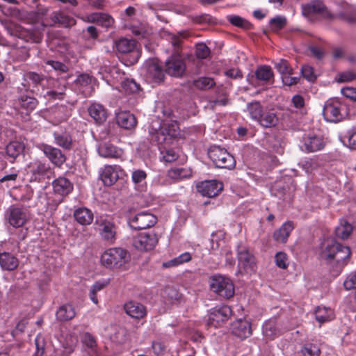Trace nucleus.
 <instances>
[{
	"instance_id": "f257e3e1",
	"label": "nucleus",
	"mask_w": 356,
	"mask_h": 356,
	"mask_svg": "<svg viewBox=\"0 0 356 356\" xmlns=\"http://www.w3.org/2000/svg\"><path fill=\"white\" fill-rule=\"evenodd\" d=\"M350 250L347 246L332 242L327 244L321 252V257L327 263L337 264V268L341 270L348 262L350 257Z\"/></svg>"
},
{
	"instance_id": "f03ea898",
	"label": "nucleus",
	"mask_w": 356,
	"mask_h": 356,
	"mask_svg": "<svg viewBox=\"0 0 356 356\" xmlns=\"http://www.w3.org/2000/svg\"><path fill=\"white\" fill-rule=\"evenodd\" d=\"M149 134L151 140L159 145H170L173 140L179 138L181 135L176 120L163 123L159 130L152 129Z\"/></svg>"
},
{
	"instance_id": "7ed1b4c3",
	"label": "nucleus",
	"mask_w": 356,
	"mask_h": 356,
	"mask_svg": "<svg viewBox=\"0 0 356 356\" xmlns=\"http://www.w3.org/2000/svg\"><path fill=\"white\" fill-rule=\"evenodd\" d=\"M2 24L11 37L21 39L26 42L40 43L42 41V34L37 30L25 29L13 21L6 20Z\"/></svg>"
},
{
	"instance_id": "20e7f679",
	"label": "nucleus",
	"mask_w": 356,
	"mask_h": 356,
	"mask_svg": "<svg viewBox=\"0 0 356 356\" xmlns=\"http://www.w3.org/2000/svg\"><path fill=\"white\" fill-rule=\"evenodd\" d=\"M129 252L122 248H113L106 250L101 257V262L108 268H120L130 261Z\"/></svg>"
},
{
	"instance_id": "39448f33",
	"label": "nucleus",
	"mask_w": 356,
	"mask_h": 356,
	"mask_svg": "<svg viewBox=\"0 0 356 356\" xmlns=\"http://www.w3.org/2000/svg\"><path fill=\"white\" fill-rule=\"evenodd\" d=\"M208 156L218 168L232 169L235 167L236 161L234 156L220 146H211L208 149Z\"/></svg>"
},
{
	"instance_id": "423d86ee",
	"label": "nucleus",
	"mask_w": 356,
	"mask_h": 356,
	"mask_svg": "<svg viewBox=\"0 0 356 356\" xmlns=\"http://www.w3.org/2000/svg\"><path fill=\"white\" fill-rule=\"evenodd\" d=\"M210 288L212 291L225 299H229L234 295V286L232 280L221 275L211 277Z\"/></svg>"
},
{
	"instance_id": "0eeeda50",
	"label": "nucleus",
	"mask_w": 356,
	"mask_h": 356,
	"mask_svg": "<svg viewBox=\"0 0 356 356\" xmlns=\"http://www.w3.org/2000/svg\"><path fill=\"white\" fill-rule=\"evenodd\" d=\"M237 258L240 271L251 273L256 270V259L248 247L239 244L237 247Z\"/></svg>"
},
{
	"instance_id": "6e6552de",
	"label": "nucleus",
	"mask_w": 356,
	"mask_h": 356,
	"mask_svg": "<svg viewBox=\"0 0 356 356\" xmlns=\"http://www.w3.org/2000/svg\"><path fill=\"white\" fill-rule=\"evenodd\" d=\"M29 219V213L24 207L10 206L5 213V220L15 228L23 227Z\"/></svg>"
},
{
	"instance_id": "1a4fd4ad",
	"label": "nucleus",
	"mask_w": 356,
	"mask_h": 356,
	"mask_svg": "<svg viewBox=\"0 0 356 356\" xmlns=\"http://www.w3.org/2000/svg\"><path fill=\"white\" fill-rule=\"evenodd\" d=\"M95 225L99 227L101 238L109 244H113L116 240L117 227L115 223L102 216L97 217Z\"/></svg>"
},
{
	"instance_id": "9d476101",
	"label": "nucleus",
	"mask_w": 356,
	"mask_h": 356,
	"mask_svg": "<svg viewBox=\"0 0 356 356\" xmlns=\"http://www.w3.org/2000/svg\"><path fill=\"white\" fill-rule=\"evenodd\" d=\"M343 105L336 99L327 100L323 109V115L327 122H339L343 119Z\"/></svg>"
},
{
	"instance_id": "9b49d317",
	"label": "nucleus",
	"mask_w": 356,
	"mask_h": 356,
	"mask_svg": "<svg viewBox=\"0 0 356 356\" xmlns=\"http://www.w3.org/2000/svg\"><path fill=\"white\" fill-rule=\"evenodd\" d=\"M157 222L156 216L148 212H140L130 218L129 226L136 230L147 229L153 227Z\"/></svg>"
},
{
	"instance_id": "f8f14e48",
	"label": "nucleus",
	"mask_w": 356,
	"mask_h": 356,
	"mask_svg": "<svg viewBox=\"0 0 356 356\" xmlns=\"http://www.w3.org/2000/svg\"><path fill=\"white\" fill-rule=\"evenodd\" d=\"M159 241L154 232H143L134 238L133 245L140 251H149L154 248Z\"/></svg>"
},
{
	"instance_id": "ddd939ff",
	"label": "nucleus",
	"mask_w": 356,
	"mask_h": 356,
	"mask_svg": "<svg viewBox=\"0 0 356 356\" xmlns=\"http://www.w3.org/2000/svg\"><path fill=\"white\" fill-rule=\"evenodd\" d=\"M196 189L204 197H214L223 190V184L216 180H206L198 183Z\"/></svg>"
},
{
	"instance_id": "4468645a",
	"label": "nucleus",
	"mask_w": 356,
	"mask_h": 356,
	"mask_svg": "<svg viewBox=\"0 0 356 356\" xmlns=\"http://www.w3.org/2000/svg\"><path fill=\"white\" fill-rule=\"evenodd\" d=\"M186 70V65L179 54H172L165 61V72L172 76H181Z\"/></svg>"
},
{
	"instance_id": "2eb2a0df",
	"label": "nucleus",
	"mask_w": 356,
	"mask_h": 356,
	"mask_svg": "<svg viewBox=\"0 0 356 356\" xmlns=\"http://www.w3.org/2000/svg\"><path fill=\"white\" fill-rule=\"evenodd\" d=\"M232 314V310L227 305L216 307L211 309L209 316V324L215 327L221 326V324L229 319Z\"/></svg>"
},
{
	"instance_id": "dca6fc26",
	"label": "nucleus",
	"mask_w": 356,
	"mask_h": 356,
	"mask_svg": "<svg viewBox=\"0 0 356 356\" xmlns=\"http://www.w3.org/2000/svg\"><path fill=\"white\" fill-rule=\"evenodd\" d=\"M147 76L153 82L160 83L163 81L165 74L163 67L156 59H149L145 63Z\"/></svg>"
},
{
	"instance_id": "f3484780",
	"label": "nucleus",
	"mask_w": 356,
	"mask_h": 356,
	"mask_svg": "<svg viewBox=\"0 0 356 356\" xmlns=\"http://www.w3.org/2000/svg\"><path fill=\"white\" fill-rule=\"evenodd\" d=\"M40 149L49 161L57 167H60L66 161L65 155L60 149L56 147L47 144H42Z\"/></svg>"
},
{
	"instance_id": "a211bd4d",
	"label": "nucleus",
	"mask_w": 356,
	"mask_h": 356,
	"mask_svg": "<svg viewBox=\"0 0 356 356\" xmlns=\"http://www.w3.org/2000/svg\"><path fill=\"white\" fill-rule=\"evenodd\" d=\"M85 22L95 23L106 29L113 26L114 19L108 14L104 13H92L82 17Z\"/></svg>"
},
{
	"instance_id": "6ab92c4d",
	"label": "nucleus",
	"mask_w": 356,
	"mask_h": 356,
	"mask_svg": "<svg viewBox=\"0 0 356 356\" xmlns=\"http://www.w3.org/2000/svg\"><path fill=\"white\" fill-rule=\"evenodd\" d=\"M304 15H318L325 19H332V15L321 1H313L303 7Z\"/></svg>"
},
{
	"instance_id": "aec40b11",
	"label": "nucleus",
	"mask_w": 356,
	"mask_h": 356,
	"mask_svg": "<svg viewBox=\"0 0 356 356\" xmlns=\"http://www.w3.org/2000/svg\"><path fill=\"white\" fill-rule=\"evenodd\" d=\"M74 19L61 12H54L49 19L42 22L43 26H53L56 24L67 27L72 25Z\"/></svg>"
},
{
	"instance_id": "412c9836",
	"label": "nucleus",
	"mask_w": 356,
	"mask_h": 356,
	"mask_svg": "<svg viewBox=\"0 0 356 356\" xmlns=\"http://www.w3.org/2000/svg\"><path fill=\"white\" fill-rule=\"evenodd\" d=\"M325 143L323 139L316 136H307L303 138L301 149L306 152H315L324 148Z\"/></svg>"
},
{
	"instance_id": "4be33fe9",
	"label": "nucleus",
	"mask_w": 356,
	"mask_h": 356,
	"mask_svg": "<svg viewBox=\"0 0 356 356\" xmlns=\"http://www.w3.org/2000/svg\"><path fill=\"white\" fill-rule=\"evenodd\" d=\"M232 332L241 339L248 338L252 334L251 324L246 320H237L232 324Z\"/></svg>"
},
{
	"instance_id": "5701e85b",
	"label": "nucleus",
	"mask_w": 356,
	"mask_h": 356,
	"mask_svg": "<svg viewBox=\"0 0 356 356\" xmlns=\"http://www.w3.org/2000/svg\"><path fill=\"white\" fill-rule=\"evenodd\" d=\"M54 192L62 197L68 195L73 191V184L64 177H59L53 183Z\"/></svg>"
},
{
	"instance_id": "b1692460",
	"label": "nucleus",
	"mask_w": 356,
	"mask_h": 356,
	"mask_svg": "<svg viewBox=\"0 0 356 356\" xmlns=\"http://www.w3.org/2000/svg\"><path fill=\"white\" fill-rule=\"evenodd\" d=\"M73 217L77 223L83 226L90 225L94 220L93 212L85 207L76 209L73 212Z\"/></svg>"
},
{
	"instance_id": "393cba45",
	"label": "nucleus",
	"mask_w": 356,
	"mask_h": 356,
	"mask_svg": "<svg viewBox=\"0 0 356 356\" xmlns=\"http://www.w3.org/2000/svg\"><path fill=\"white\" fill-rule=\"evenodd\" d=\"M124 311L127 315L134 318L140 319L147 314L146 307L140 302L129 301L124 306Z\"/></svg>"
},
{
	"instance_id": "a878e982",
	"label": "nucleus",
	"mask_w": 356,
	"mask_h": 356,
	"mask_svg": "<svg viewBox=\"0 0 356 356\" xmlns=\"http://www.w3.org/2000/svg\"><path fill=\"white\" fill-rule=\"evenodd\" d=\"M116 122L119 127L127 130L134 129L137 125L134 115L127 111L118 113L116 116Z\"/></svg>"
},
{
	"instance_id": "bb28decb",
	"label": "nucleus",
	"mask_w": 356,
	"mask_h": 356,
	"mask_svg": "<svg viewBox=\"0 0 356 356\" xmlns=\"http://www.w3.org/2000/svg\"><path fill=\"white\" fill-rule=\"evenodd\" d=\"M115 48L120 54H125L129 53H135L134 50L136 47V42L133 39L127 38H121L115 41ZM138 56V53L136 52Z\"/></svg>"
},
{
	"instance_id": "cd10ccee",
	"label": "nucleus",
	"mask_w": 356,
	"mask_h": 356,
	"mask_svg": "<svg viewBox=\"0 0 356 356\" xmlns=\"http://www.w3.org/2000/svg\"><path fill=\"white\" fill-rule=\"evenodd\" d=\"M19 259L13 254L3 252L0 253V266L3 270L13 271L17 268Z\"/></svg>"
},
{
	"instance_id": "c85d7f7f",
	"label": "nucleus",
	"mask_w": 356,
	"mask_h": 356,
	"mask_svg": "<svg viewBox=\"0 0 356 356\" xmlns=\"http://www.w3.org/2000/svg\"><path fill=\"white\" fill-rule=\"evenodd\" d=\"M88 113L96 123L103 124L107 119L108 113L104 106L99 104L94 103L88 108Z\"/></svg>"
},
{
	"instance_id": "c756f323",
	"label": "nucleus",
	"mask_w": 356,
	"mask_h": 356,
	"mask_svg": "<svg viewBox=\"0 0 356 356\" xmlns=\"http://www.w3.org/2000/svg\"><path fill=\"white\" fill-rule=\"evenodd\" d=\"M293 229V222L287 221L274 232L273 238L278 243H285Z\"/></svg>"
},
{
	"instance_id": "7c9ffc66",
	"label": "nucleus",
	"mask_w": 356,
	"mask_h": 356,
	"mask_svg": "<svg viewBox=\"0 0 356 356\" xmlns=\"http://www.w3.org/2000/svg\"><path fill=\"white\" fill-rule=\"evenodd\" d=\"M29 166L32 167L31 172L35 176V180H40L45 177L49 178V174L51 173L50 166L48 164L40 161H35L33 163H31Z\"/></svg>"
},
{
	"instance_id": "2f4dec72",
	"label": "nucleus",
	"mask_w": 356,
	"mask_h": 356,
	"mask_svg": "<svg viewBox=\"0 0 356 356\" xmlns=\"http://www.w3.org/2000/svg\"><path fill=\"white\" fill-rule=\"evenodd\" d=\"M257 121L264 128H272L277 125L279 118L274 112L266 111L262 113Z\"/></svg>"
},
{
	"instance_id": "473e14b6",
	"label": "nucleus",
	"mask_w": 356,
	"mask_h": 356,
	"mask_svg": "<svg viewBox=\"0 0 356 356\" xmlns=\"http://www.w3.org/2000/svg\"><path fill=\"white\" fill-rule=\"evenodd\" d=\"M76 315L74 308L72 305L65 304L61 305L56 312V318L59 321H67L72 320Z\"/></svg>"
},
{
	"instance_id": "72a5a7b5",
	"label": "nucleus",
	"mask_w": 356,
	"mask_h": 356,
	"mask_svg": "<svg viewBox=\"0 0 356 356\" xmlns=\"http://www.w3.org/2000/svg\"><path fill=\"white\" fill-rule=\"evenodd\" d=\"M315 316L316 321L321 324L334 319V314L329 307H317L315 309Z\"/></svg>"
},
{
	"instance_id": "f704fd0d",
	"label": "nucleus",
	"mask_w": 356,
	"mask_h": 356,
	"mask_svg": "<svg viewBox=\"0 0 356 356\" xmlns=\"http://www.w3.org/2000/svg\"><path fill=\"white\" fill-rule=\"evenodd\" d=\"M168 176L171 179L179 181L191 177L192 176V171L188 168H171L168 171Z\"/></svg>"
},
{
	"instance_id": "c9c22d12",
	"label": "nucleus",
	"mask_w": 356,
	"mask_h": 356,
	"mask_svg": "<svg viewBox=\"0 0 356 356\" xmlns=\"http://www.w3.org/2000/svg\"><path fill=\"white\" fill-rule=\"evenodd\" d=\"M24 150V144L18 141H12L6 147V154L9 158L12 159L11 161H13Z\"/></svg>"
},
{
	"instance_id": "e433bc0d",
	"label": "nucleus",
	"mask_w": 356,
	"mask_h": 356,
	"mask_svg": "<svg viewBox=\"0 0 356 356\" xmlns=\"http://www.w3.org/2000/svg\"><path fill=\"white\" fill-rule=\"evenodd\" d=\"M98 152L102 157L117 158L119 156V150L109 143L101 144L98 148Z\"/></svg>"
},
{
	"instance_id": "4c0bfd02",
	"label": "nucleus",
	"mask_w": 356,
	"mask_h": 356,
	"mask_svg": "<svg viewBox=\"0 0 356 356\" xmlns=\"http://www.w3.org/2000/svg\"><path fill=\"white\" fill-rule=\"evenodd\" d=\"M102 180L106 186H111L118 179V172L111 165L106 166L101 175Z\"/></svg>"
},
{
	"instance_id": "58836bf2",
	"label": "nucleus",
	"mask_w": 356,
	"mask_h": 356,
	"mask_svg": "<svg viewBox=\"0 0 356 356\" xmlns=\"http://www.w3.org/2000/svg\"><path fill=\"white\" fill-rule=\"evenodd\" d=\"M353 232V226L346 220H340L339 226L335 229V233L337 237L346 239L348 238Z\"/></svg>"
},
{
	"instance_id": "ea45409f",
	"label": "nucleus",
	"mask_w": 356,
	"mask_h": 356,
	"mask_svg": "<svg viewBox=\"0 0 356 356\" xmlns=\"http://www.w3.org/2000/svg\"><path fill=\"white\" fill-rule=\"evenodd\" d=\"M323 165V159L319 156L310 158L302 163V168L307 173H312Z\"/></svg>"
},
{
	"instance_id": "a19ab883",
	"label": "nucleus",
	"mask_w": 356,
	"mask_h": 356,
	"mask_svg": "<svg viewBox=\"0 0 356 356\" xmlns=\"http://www.w3.org/2000/svg\"><path fill=\"white\" fill-rule=\"evenodd\" d=\"M193 85L198 90H208L213 88L216 85V83L212 78L202 76L194 80Z\"/></svg>"
},
{
	"instance_id": "79ce46f5",
	"label": "nucleus",
	"mask_w": 356,
	"mask_h": 356,
	"mask_svg": "<svg viewBox=\"0 0 356 356\" xmlns=\"http://www.w3.org/2000/svg\"><path fill=\"white\" fill-rule=\"evenodd\" d=\"M257 79L263 81H268L273 78V72L270 66L261 65L255 71Z\"/></svg>"
},
{
	"instance_id": "37998d69",
	"label": "nucleus",
	"mask_w": 356,
	"mask_h": 356,
	"mask_svg": "<svg viewBox=\"0 0 356 356\" xmlns=\"http://www.w3.org/2000/svg\"><path fill=\"white\" fill-rule=\"evenodd\" d=\"M56 143L65 149H70L72 147V138L67 134H54Z\"/></svg>"
},
{
	"instance_id": "c03bdc74",
	"label": "nucleus",
	"mask_w": 356,
	"mask_h": 356,
	"mask_svg": "<svg viewBox=\"0 0 356 356\" xmlns=\"http://www.w3.org/2000/svg\"><path fill=\"white\" fill-rule=\"evenodd\" d=\"M165 145L159 147L162 159L165 162L171 163L175 161L179 158V154L172 148H165Z\"/></svg>"
},
{
	"instance_id": "a18cd8bd",
	"label": "nucleus",
	"mask_w": 356,
	"mask_h": 356,
	"mask_svg": "<svg viewBox=\"0 0 356 356\" xmlns=\"http://www.w3.org/2000/svg\"><path fill=\"white\" fill-rule=\"evenodd\" d=\"M24 76L25 80L31 81L35 87L43 86L44 81L47 80L46 76L35 72H29L26 73Z\"/></svg>"
},
{
	"instance_id": "49530a36",
	"label": "nucleus",
	"mask_w": 356,
	"mask_h": 356,
	"mask_svg": "<svg viewBox=\"0 0 356 356\" xmlns=\"http://www.w3.org/2000/svg\"><path fill=\"white\" fill-rule=\"evenodd\" d=\"M19 103L22 108L33 111L38 105V100L31 96L22 95L19 98Z\"/></svg>"
},
{
	"instance_id": "de8ad7c7",
	"label": "nucleus",
	"mask_w": 356,
	"mask_h": 356,
	"mask_svg": "<svg viewBox=\"0 0 356 356\" xmlns=\"http://www.w3.org/2000/svg\"><path fill=\"white\" fill-rule=\"evenodd\" d=\"M228 21L234 26L242 28L245 30H250L252 29V24L248 20L237 16L231 15L228 17Z\"/></svg>"
},
{
	"instance_id": "09e8293b",
	"label": "nucleus",
	"mask_w": 356,
	"mask_h": 356,
	"mask_svg": "<svg viewBox=\"0 0 356 356\" xmlns=\"http://www.w3.org/2000/svg\"><path fill=\"white\" fill-rule=\"evenodd\" d=\"M248 110L252 118L257 120L263 113V107L259 102L255 101L248 104Z\"/></svg>"
},
{
	"instance_id": "8fccbe9b",
	"label": "nucleus",
	"mask_w": 356,
	"mask_h": 356,
	"mask_svg": "<svg viewBox=\"0 0 356 356\" xmlns=\"http://www.w3.org/2000/svg\"><path fill=\"white\" fill-rule=\"evenodd\" d=\"M275 67L283 75H291L293 73V68L284 59H280L278 62L275 63Z\"/></svg>"
},
{
	"instance_id": "3c124183",
	"label": "nucleus",
	"mask_w": 356,
	"mask_h": 356,
	"mask_svg": "<svg viewBox=\"0 0 356 356\" xmlns=\"http://www.w3.org/2000/svg\"><path fill=\"white\" fill-rule=\"evenodd\" d=\"M122 89L129 93H136L140 90V86L134 79H127L122 82Z\"/></svg>"
},
{
	"instance_id": "603ef678",
	"label": "nucleus",
	"mask_w": 356,
	"mask_h": 356,
	"mask_svg": "<svg viewBox=\"0 0 356 356\" xmlns=\"http://www.w3.org/2000/svg\"><path fill=\"white\" fill-rule=\"evenodd\" d=\"M264 334L268 339H273L277 334L278 330L274 321L266 322L263 325Z\"/></svg>"
},
{
	"instance_id": "864d4df0",
	"label": "nucleus",
	"mask_w": 356,
	"mask_h": 356,
	"mask_svg": "<svg viewBox=\"0 0 356 356\" xmlns=\"http://www.w3.org/2000/svg\"><path fill=\"white\" fill-rule=\"evenodd\" d=\"M286 24V19L284 17L277 16L270 21V29L273 32H277L283 29Z\"/></svg>"
},
{
	"instance_id": "5fc2aeb1",
	"label": "nucleus",
	"mask_w": 356,
	"mask_h": 356,
	"mask_svg": "<svg viewBox=\"0 0 356 356\" xmlns=\"http://www.w3.org/2000/svg\"><path fill=\"white\" fill-rule=\"evenodd\" d=\"M44 63L45 64L51 66L56 72L60 74L66 73L69 70L68 66L60 61L54 60H45Z\"/></svg>"
},
{
	"instance_id": "6e6d98bb",
	"label": "nucleus",
	"mask_w": 356,
	"mask_h": 356,
	"mask_svg": "<svg viewBox=\"0 0 356 356\" xmlns=\"http://www.w3.org/2000/svg\"><path fill=\"white\" fill-rule=\"evenodd\" d=\"M301 74L309 82H314L317 76L314 72V68L309 65H303L301 67Z\"/></svg>"
},
{
	"instance_id": "4d7b16f0",
	"label": "nucleus",
	"mask_w": 356,
	"mask_h": 356,
	"mask_svg": "<svg viewBox=\"0 0 356 356\" xmlns=\"http://www.w3.org/2000/svg\"><path fill=\"white\" fill-rule=\"evenodd\" d=\"M301 352L303 356H319L321 354L320 348L313 343H309L305 346Z\"/></svg>"
},
{
	"instance_id": "13d9d810",
	"label": "nucleus",
	"mask_w": 356,
	"mask_h": 356,
	"mask_svg": "<svg viewBox=\"0 0 356 356\" xmlns=\"http://www.w3.org/2000/svg\"><path fill=\"white\" fill-rule=\"evenodd\" d=\"M210 54L209 48L204 43H199L196 45L195 55L198 58H207Z\"/></svg>"
},
{
	"instance_id": "bf43d9fd",
	"label": "nucleus",
	"mask_w": 356,
	"mask_h": 356,
	"mask_svg": "<svg viewBox=\"0 0 356 356\" xmlns=\"http://www.w3.org/2000/svg\"><path fill=\"white\" fill-rule=\"evenodd\" d=\"M356 79V74L353 71H346L339 74L337 81L339 83L351 81Z\"/></svg>"
},
{
	"instance_id": "052dcab7",
	"label": "nucleus",
	"mask_w": 356,
	"mask_h": 356,
	"mask_svg": "<svg viewBox=\"0 0 356 356\" xmlns=\"http://www.w3.org/2000/svg\"><path fill=\"white\" fill-rule=\"evenodd\" d=\"M343 286L346 290L356 289V272L350 273L343 282Z\"/></svg>"
},
{
	"instance_id": "680f3d73",
	"label": "nucleus",
	"mask_w": 356,
	"mask_h": 356,
	"mask_svg": "<svg viewBox=\"0 0 356 356\" xmlns=\"http://www.w3.org/2000/svg\"><path fill=\"white\" fill-rule=\"evenodd\" d=\"M347 146L352 149H356V130H350L348 132L347 136Z\"/></svg>"
},
{
	"instance_id": "e2e57ef3",
	"label": "nucleus",
	"mask_w": 356,
	"mask_h": 356,
	"mask_svg": "<svg viewBox=\"0 0 356 356\" xmlns=\"http://www.w3.org/2000/svg\"><path fill=\"white\" fill-rule=\"evenodd\" d=\"M287 256L285 253L280 252L275 255V262L278 267L285 269L287 268Z\"/></svg>"
},
{
	"instance_id": "0e129e2a",
	"label": "nucleus",
	"mask_w": 356,
	"mask_h": 356,
	"mask_svg": "<svg viewBox=\"0 0 356 356\" xmlns=\"http://www.w3.org/2000/svg\"><path fill=\"white\" fill-rule=\"evenodd\" d=\"M82 341L87 347L90 348H93L97 345L95 338L88 332H86L83 335Z\"/></svg>"
},
{
	"instance_id": "69168bd1",
	"label": "nucleus",
	"mask_w": 356,
	"mask_h": 356,
	"mask_svg": "<svg viewBox=\"0 0 356 356\" xmlns=\"http://www.w3.org/2000/svg\"><path fill=\"white\" fill-rule=\"evenodd\" d=\"M75 82L77 85L87 86L91 83L92 77L88 74H81L77 76Z\"/></svg>"
},
{
	"instance_id": "338daca9",
	"label": "nucleus",
	"mask_w": 356,
	"mask_h": 356,
	"mask_svg": "<svg viewBox=\"0 0 356 356\" xmlns=\"http://www.w3.org/2000/svg\"><path fill=\"white\" fill-rule=\"evenodd\" d=\"M147 177V174L142 170H137L132 173V180L135 184H140Z\"/></svg>"
},
{
	"instance_id": "774afa93",
	"label": "nucleus",
	"mask_w": 356,
	"mask_h": 356,
	"mask_svg": "<svg viewBox=\"0 0 356 356\" xmlns=\"http://www.w3.org/2000/svg\"><path fill=\"white\" fill-rule=\"evenodd\" d=\"M341 93L346 97L356 102V88L346 87L341 89Z\"/></svg>"
}]
</instances>
